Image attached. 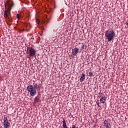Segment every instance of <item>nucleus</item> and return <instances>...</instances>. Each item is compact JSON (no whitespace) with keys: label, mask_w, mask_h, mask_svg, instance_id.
<instances>
[{"label":"nucleus","mask_w":128,"mask_h":128,"mask_svg":"<svg viewBox=\"0 0 128 128\" xmlns=\"http://www.w3.org/2000/svg\"><path fill=\"white\" fill-rule=\"evenodd\" d=\"M28 91L30 92L31 96H34L36 94V90H40V86L38 84L32 85H30L27 87Z\"/></svg>","instance_id":"1"},{"label":"nucleus","mask_w":128,"mask_h":128,"mask_svg":"<svg viewBox=\"0 0 128 128\" xmlns=\"http://www.w3.org/2000/svg\"><path fill=\"white\" fill-rule=\"evenodd\" d=\"M114 36H116V34L114 32V30H107L105 32V36L107 38L108 42H112L114 40Z\"/></svg>","instance_id":"2"},{"label":"nucleus","mask_w":128,"mask_h":128,"mask_svg":"<svg viewBox=\"0 0 128 128\" xmlns=\"http://www.w3.org/2000/svg\"><path fill=\"white\" fill-rule=\"evenodd\" d=\"M12 5H10L8 8V10H4V18H8V13L9 14H10V10H12Z\"/></svg>","instance_id":"3"},{"label":"nucleus","mask_w":128,"mask_h":128,"mask_svg":"<svg viewBox=\"0 0 128 128\" xmlns=\"http://www.w3.org/2000/svg\"><path fill=\"white\" fill-rule=\"evenodd\" d=\"M4 128H8L10 126V123L8 122V120L6 117H4Z\"/></svg>","instance_id":"4"},{"label":"nucleus","mask_w":128,"mask_h":128,"mask_svg":"<svg viewBox=\"0 0 128 128\" xmlns=\"http://www.w3.org/2000/svg\"><path fill=\"white\" fill-rule=\"evenodd\" d=\"M29 52L30 56H34L36 52V50L34 49V48H30L29 50Z\"/></svg>","instance_id":"5"},{"label":"nucleus","mask_w":128,"mask_h":128,"mask_svg":"<svg viewBox=\"0 0 128 128\" xmlns=\"http://www.w3.org/2000/svg\"><path fill=\"white\" fill-rule=\"evenodd\" d=\"M80 50L78 48H74L72 50V54L73 56H76Z\"/></svg>","instance_id":"6"},{"label":"nucleus","mask_w":128,"mask_h":128,"mask_svg":"<svg viewBox=\"0 0 128 128\" xmlns=\"http://www.w3.org/2000/svg\"><path fill=\"white\" fill-rule=\"evenodd\" d=\"M104 124L106 128H110V122H108V120H104Z\"/></svg>","instance_id":"7"},{"label":"nucleus","mask_w":128,"mask_h":128,"mask_svg":"<svg viewBox=\"0 0 128 128\" xmlns=\"http://www.w3.org/2000/svg\"><path fill=\"white\" fill-rule=\"evenodd\" d=\"M106 96H102L100 98V102L101 104H104V102H106Z\"/></svg>","instance_id":"8"},{"label":"nucleus","mask_w":128,"mask_h":128,"mask_svg":"<svg viewBox=\"0 0 128 128\" xmlns=\"http://www.w3.org/2000/svg\"><path fill=\"white\" fill-rule=\"evenodd\" d=\"M84 80H86V74H82L80 76V82H82L84 81Z\"/></svg>","instance_id":"9"},{"label":"nucleus","mask_w":128,"mask_h":128,"mask_svg":"<svg viewBox=\"0 0 128 128\" xmlns=\"http://www.w3.org/2000/svg\"><path fill=\"white\" fill-rule=\"evenodd\" d=\"M39 100H40V98H38V96H36L34 100V102H38Z\"/></svg>","instance_id":"10"},{"label":"nucleus","mask_w":128,"mask_h":128,"mask_svg":"<svg viewBox=\"0 0 128 128\" xmlns=\"http://www.w3.org/2000/svg\"><path fill=\"white\" fill-rule=\"evenodd\" d=\"M98 98H102V93L99 92L98 94Z\"/></svg>","instance_id":"11"},{"label":"nucleus","mask_w":128,"mask_h":128,"mask_svg":"<svg viewBox=\"0 0 128 128\" xmlns=\"http://www.w3.org/2000/svg\"><path fill=\"white\" fill-rule=\"evenodd\" d=\"M89 76H94V73L92 72H89Z\"/></svg>","instance_id":"12"},{"label":"nucleus","mask_w":128,"mask_h":128,"mask_svg":"<svg viewBox=\"0 0 128 128\" xmlns=\"http://www.w3.org/2000/svg\"><path fill=\"white\" fill-rule=\"evenodd\" d=\"M16 18H17L18 20H20V14H17Z\"/></svg>","instance_id":"13"},{"label":"nucleus","mask_w":128,"mask_h":128,"mask_svg":"<svg viewBox=\"0 0 128 128\" xmlns=\"http://www.w3.org/2000/svg\"><path fill=\"white\" fill-rule=\"evenodd\" d=\"M36 22L37 24H40V20L36 19Z\"/></svg>","instance_id":"14"},{"label":"nucleus","mask_w":128,"mask_h":128,"mask_svg":"<svg viewBox=\"0 0 128 128\" xmlns=\"http://www.w3.org/2000/svg\"><path fill=\"white\" fill-rule=\"evenodd\" d=\"M30 12H26V16H30Z\"/></svg>","instance_id":"15"},{"label":"nucleus","mask_w":128,"mask_h":128,"mask_svg":"<svg viewBox=\"0 0 128 128\" xmlns=\"http://www.w3.org/2000/svg\"><path fill=\"white\" fill-rule=\"evenodd\" d=\"M96 104L97 106H98V108H100V102L98 101H97L96 102Z\"/></svg>","instance_id":"16"},{"label":"nucleus","mask_w":128,"mask_h":128,"mask_svg":"<svg viewBox=\"0 0 128 128\" xmlns=\"http://www.w3.org/2000/svg\"><path fill=\"white\" fill-rule=\"evenodd\" d=\"M82 50H84V45H82V46L81 48Z\"/></svg>","instance_id":"17"},{"label":"nucleus","mask_w":128,"mask_h":128,"mask_svg":"<svg viewBox=\"0 0 128 128\" xmlns=\"http://www.w3.org/2000/svg\"><path fill=\"white\" fill-rule=\"evenodd\" d=\"M72 128H76V126L72 125Z\"/></svg>","instance_id":"18"},{"label":"nucleus","mask_w":128,"mask_h":128,"mask_svg":"<svg viewBox=\"0 0 128 128\" xmlns=\"http://www.w3.org/2000/svg\"><path fill=\"white\" fill-rule=\"evenodd\" d=\"M126 26H128V21H127V22H126Z\"/></svg>","instance_id":"19"},{"label":"nucleus","mask_w":128,"mask_h":128,"mask_svg":"<svg viewBox=\"0 0 128 128\" xmlns=\"http://www.w3.org/2000/svg\"><path fill=\"white\" fill-rule=\"evenodd\" d=\"M0 56H1V55H0Z\"/></svg>","instance_id":"20"}]
</instances>
